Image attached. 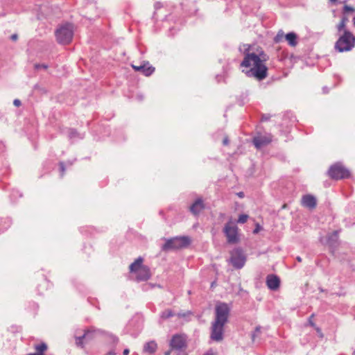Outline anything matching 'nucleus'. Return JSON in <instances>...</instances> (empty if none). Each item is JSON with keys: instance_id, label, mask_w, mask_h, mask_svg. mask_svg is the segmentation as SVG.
Here are the masks:
<instances>
[{"instance_id": "f257e3e1", "label": "nucleus", "mask_w": 355, "mask_h": 355, "mask_svg": "<svg viewBox=\"0 0 355 355\" xmlns=\"http://www.w3.org/2000/svg\"><path fill=\"white\" fill-rule=\"evenodd\" d=\"M243 59L240 64L242 72L262 80L268 76V67L266 62L269 56L262 47L256 44H244Z\"/></svg>"}, {"instance_id": "f03ea898", "label": "nucleus", "mask_w": 355, "mask_h": 355, "mask_svg": "<svg viewBox=\"0 0 355 355\" xmlns=\"http://www.w3.org/2000/svg\"><path fill=\"white\" fill-rule=\"evenodd\" d=\"M143 262L144 259L139 257L129 266L130 272L135 275V279L138 282L147 281L151 276L150 268L144 265Z\"/></svg>"}, {"instance_id": "7ed1b4c3", "label": "nucleus", "mask_w": 355, "mask_h": 355, "mask_svg": "<svg viewBox=\"0 0 355 355\" xmlns=\"http://www.w3.org/2000/svg\"><path fill=\"white\" fill-rule=\"evenodd\" d=\"M355 46V37L349 31H345L335 44V49L338 52L349 51Z\"/></svg>"}, {"instance_id": "20e7f679", "label": "nucleus", "mask_w": 355, "mask_h": 355, "mask_svg": "<svg viewBox=\"0 0 355 355\" xmlns=\"http://www.w3.org/2000/svg\"><path fill=\"white\" fill-rule=\"evenodd\" d=\"M73 35V28L70 24L60 26L55 31L56 40L58 43L67 44L71 42Z\"/></svg>"}, {"instance_id": "39448f33", "label": "nucleus", "mask_w": 355, "mask_h": 355, "mask_svg": "<svg viewBox=\"0 0 355 355\" xmlns=\"http://www.w3.org/2000/svg\"><path fill=\"white\" fill-rule=\"evenodd\" d=\"M191 240L188 236L175 237L168 239L163 245L162 250L168 251L171 250H178L186 248L189 245Z\"/></svg>"}, {"instance_id": "423d86ee", "label": "nucleus", "mask_w": 355, "mask_h": 355, "mask_svg": "<svg viewBox=\"0 0 355 355\" xmlns=\"http://www.w3.org/2000/svg\"><path fill=\"white\" fill-rule=\"evenodd\" d=\"M328 175L333 180H338L349 178L350 172L340 163H336L329 167Z\"/></svg>"}, {"instance_id": "0eeeda50", "label": "nucleus", "mask_w": 355, "mask_h": 355, "mask_svg": "<svg viewBox=\"0 0 355 355\" xmlns=\"http://www.w3.org/2000/svg\"><path fill=\"white\" fill-rule=\"evenodd\" d=\"M215 322L226 324L230 314V308L224 302H218L215 307Z\"/></svg>"}, {"instance_id": "6e6552de", "label": "nucleus", "mask_w": 355, "mask_h": 355, "mask_svg": "<svg viewBox=\"0 0 355 355\" xmlns=\"http://www.w3.org/2000/svg\"><path fill=\"white\" fill-rule=\"evenodd\" d=\"M223 232L229 243H236L239 242L238 227L233 222L229 221L227 223L224 227Z\"/></svg>"}, {"instance_id": "1a4fd4ad", "label": "nucleus", "mask_w": 355, "mask_h": 355, "mask_svg": "<svg viewBox=\"0 0 355 355\" xmlns=\"http://www.w3.org/2000/svg\"><path fill=\"white\" fill-rule=\"evenodd\" d=\"M230 261L234 268H243L246 261V257L243 250L240 248L234 249L231 252Z\"/></svg>"}, {"instance_id": "9d476101", "label": "nucleus", "mask_w": 355, "mask_h": 355, "mask_svg": "<svg viewBox=\"0 0 355 355\" xmlns=\"http://www.w3.org/2000/svg\"><path fill=\"white\" fill-rule=\"evenodd\" d=\"M225 323L214 321L211 325V331L210 338L216 342L221 341L223 339Z\"/></svg>"}, {"instance_id": "9b49d317", "label": "nucleus", "mask_w": 355, "mask_h": 355, "mask_svg": "<svg viewBox=\"0 0 355 355\" xmlns=\"http://www.w3.org/2000/svg\"><path fill=\"white\" fill-rule=\"evenodd\" d=\"M135 71H139L146 76L153 74L155 70V67L150 64L148 61H144L139 66L131 64Z\"/></svg>"}, {"instance_id": "f8f14e48", "label": "nucleus", "mask_w": 355, "mask_h": 355, "mask_svg": "<svg viewBox=\"0 0 355 355\" xmlns=\"http://www.w3.org/2000/svg\"><path fill=\"white\" fill-rule=\"evenodd\" d=\"M266 285L270 290L276 291L279 288L280 279L275 275H269L266 277Z\"/></svg>"}, {"instance_id": "ddd939ff", "label": "nucleus", "mask_w": 355, "mask_h": 355, "mask_svg": "<svg viewBox=\"0 0 355 355\" xmlns=\"http://www.w3.org/2000/svg\"><path fill=\"white\" fill-rule=\"evenodd\" d=\"M205 206L202 198H198L195 202L190 206V211L195 216L198 215L202 210H204Z\"/></svg>"}, {"instance_id": "4468645a", "label": "nucleus", "mask_w": 355, "mask_h": 355, "mask_svg": "<svg viewBox=\"0 0 355 355\" xmlns=\"http://www.w3.org/2000/svg\"><path fill=\"white\" fill-rule=\"evenodd\" d=\"M272 141L270 136H257L253 139V144L257 148H260L270 143Z\"/></svg>"}, {"instance_id": "2eb2a0df", "label": "nucleus", "mask_w": 355, "mask_h": 355, "mask_svg": "<svg viewBox=\"0 0 355 355\" xmlns=\"http://www.w3.org/2000/svg\"><path fill=\"white\" fill-rule=\"evenodd\" d=\"M170 345L173 349H181L185 345V338L180 335L173 336Z\"/></svg>"}, {"instance_id": "dca6fc26", "label": "nucleus", "mask_w": 355, "mask_h": 355, "mask_svg": "<svg viewBox=\"0 0 355 355\" xmlns=\"http://www.w3.org/2000/svg\"><path fill=\"white\" fill-rule=\"evenodd\" d=\"M302 205L309 209H314L316 207V199L311 195H305L302 198Z\"/></svg>"}, {"instance_id": "f3484780", "label": "nucleus", "mask_w": 355, "mask_h": 355, "mask_svg": "<svg viewBox=\"0 0 355 355\" xmlns=\"http://www.w3.org/2000/svg\"><path fill=\"white\" fill-rule=\"evenodd\" d=\"M340 3L343 4V8L342 10V17L349 18V15L355 12V7L353 6L348 5L347 3L346 0L341 1Z\"/></svg>"}, {"instance_id": "a211bd4d", "label": "nucleus", "mask_w": 355, "mask_h": 355, "mask_svg": "<svg viewBox=\"0 0 355 355\" xmlns=\"http://www.w3.org/2000/svg\"><path fill=\"white\" fill-rule=\"evenodd\" d=\"M285 40L287 41L288 44L292 47H295L297 44V35L296 33L293 32L286 34Z\"/></svg>"}, {"instance_id": "6ab92c4d", "label": "nucleus", "mask_w": 355, "mask_h": 355, "mask_svg": "<svg viewBox=\"0 0 355 355\" xmlns=\"http://www.w3.org/2000/svg\"><path fill=\"white\" fill-rule=\"evenodd\" d=\"M157 348V343L155 341L147 343L144 347V351L149 354H153L156 352Z\"/></svg>"}, {"instance_id": "aec40b11", "label": "nucleus", "mask_w": 355, "mask_h": 355, "mask_svg": "<svg viewBox=\"0 0 355 355\" xmlns=\"http://www.w3.org/2000/svg\"><path fill=\"white\" fill-rule=\"evenodd\" d=\"M338 241V231H334L331 234L328 236L327 243L329 245L332 246L337 243Z\"/></svg>"}, {"instance_id": "412c9836", "label": "nucleus", "mask_w": 355, "mask_h": 355, "mask_svg": "<svg viewBox=\"0 0 355 355\" xmlns=\"http://www.w3.org/2000/svg\"><path fill=\"white\" fill-rule=\"evenodd\" d=\"M348 21H349L348 17H342L340 19V21L336 26V28H337L338 31L341 32L343 31V32H344L345 31H346L345 27H346V25Z\"/></svg>"}, {"instance_id": "4be33fe9", "label": "nucleus", "mask_w": 355, "mask_h": 355, "mask_svg": "<svg viewBox=\"0 0 355 355\" xmlns=\"http://www.w3.org/2000/svg\"><path fill=\"white\" fill-rule=\"evenodd\" d=\"M35 349L36 352L33 353L32 354L44 355V352L47 349V345L44 343H42L39 345H35Z\"/></svg>"}, {"instance_id": "5701e85b", "label": "nucleus", "mask_w": 355, "mask_h": 355, "mask_svg": "<svg viewBox=\"0 0 355 355\" xmlns=\"http://www.w3.org/2000/svg\"><path fill=\"white\" fill-rule=\"evenodd\" d=\"M87 338V333H85L82 336L76 338V344L77 346L83 347V340Z\"/></svg>"}, {"instance_id": "b1692460", "label": "nucleus", "mask_w": 355, "mask_h": 355, "mask_svg": "<svg viewBox=\"0 0 355 355\" xmlns=\"http://www.w3.org/2000/svg\"><path fill=\"white\" fill-rule=\"evenodd\" d=\"M285 38V35L282 31H279L277 35L274 38V42L275 43H279L281 42L283 39Z\"/></svg>"}, {"instance_id": "393cba45", "label": "nucleus", "mask_w": 355, "mask_h": 355, "mask_svg": "<svg viewBox=\"0 0 355 355\" xmlns=\"http://www.w3.org/2000/svg\"><path fill=\"white\" fill-rule=\"evenodd\" d=\"M248 216L247 214H241L239 216L237 222L239 223H245L248 220Z\"/></svg>"}, {"instance_id": "a878e982", "label": "nucleus", "mask_w": 355, "mask_h": 355, "mask_svg": "<svg viewBox=\"0 0 355 355\" xmlns=\"http://www.w3.org/2000/svg\"><path fill=\"white\" fill-rule=\"evenodd\" d=\"M172 315H173V314L171 310H166L162 313V318H168Z\"/></svg>"}, {"instance_id": "bb28decb", "label": "nucleus", "mask_w": 355, "mask_h": 355, "mask_svg": "<svg viewBox=\"0 0 355 355\" xmlns=\"http://www.w3.org/2000/svg\"><path fill=\"white\" fill-rule=\"evenodd\" d=\"M203 355H218V353L216 351L210 349L207 352H206Z\"/></svg>"}, {"instance_id": "cd10ccee", "label": "nucleus", "mask_w": 355, "mask_h": 355, "mask_svg": "<svg viewBox=\"0 0 355 355\" xmlns=\"http://www.w3.org/2000/svg\"><path fill=\"white\" fill-rule=\"evenodd\" d=\"M35 68L36 69H40V68L47 69V65H46V64H35Z\"/></svg>"}, {"instance_id": "c85d7f7f", "label": "nucleus", "mask_w": 355, "mask_h": 355, "mask_svg": "<svg viewBox=\"0 0 355 355\" xmlns=\"http://www.w3.org/2000/svg\"><path fill=\"white\" fill-rule=\"evenodd\" d=\"M13 104L16 107H19L21 105V101L19 99H15L13 101Z\"/></svg>"}, {"instance_id": "c756f323", "label": "nucleus", "mask_w": 355, "mask_h": 355, "mask_svg": "<svg viewBox=\"0 0 355 355\" xmlns=\"http://www.w3.org/2000/svg\"><path fill=\"white\" fill-rule=\"evenodd\" d=\"M313 318V315H311L309 318V324H311V326H312L315 328L316 326H315V324L312 320Z\"/></svg>"}, {"instance_id": "7c9ffc66", "label": "nucleus", "mask_w": 355, "mask_h": 355, "mask_svg": "<svg viewBox=\"0 0 355 355\" xmlns=\"http://www.w3.org/2000/svg\"><path fill=\"white\" fill-rule=\"evenodd\" d=\"M315 329L317 331V332L318 333L320 337L322 338L323 337V334H322V333L321 331V329L319 327H315Z\"/></svg>"}, {"instance_id": "2f4dec72", "label": "nucleus", "mask_w": 355, "mask_h": 355, "mask_svg": "<svg viewBox=\"0 0 355 355\" xmlns=\"http://www.w3.org/2000/svg\"><path fill=\"white\" fill-rule=\"evenodd\" d=\"M237 196H238L239 198H243V197H244V193H243V192H242V191L239 192V193H237Z\"/></svg>"}, {"instance_id": "473e14b6", "label": "nucleus", "mask_w": 355, "mask_h": 355, "mask_svg": "<svg viewBox=\"0 0 355 355\" xmlns=\"http://www.w3.org/2000/svg\"><path fill=\"white\" fill-rule=\"evenodd\" d=\"M129 353H130V350L128 349H125L123 352V355H128Z\"/></svg>"}, {"instance_id": "72a5a7b5", "label": "nucleus", "mask_w": 355, "mask_h": 355, "mask_svg": "<svg viewBox=\"0 0 355 355\" xmlns=\"http://www.w3.org/2000/svg\"><path fill=\"white\" fill-rule=\"evenodd\" d=\"M11 39L14 41L17 40V35H12L11 36Z\"/></svg>"}, {"instance_id": "f704fd0d", "label": "nucleus", "mask_w": 355, "mask_h": 355, "mask_svg": "<svg viewBox=\"0 0 355 355\" xmlns=\"http://www.w3.org/2000/svg\"><path fill=\"white\" fill-rule=\"evenodd\" d=\"M223 144H224L225 145H227V144H228V139H227V138H225V139H223Z\"/></svg>"}, {"instance_id": "c9c22d12", "label": "nucleus", "mask_w": 355, "mask_h": 355, "mask_svg": "<svg viewBox=\"0 0 355 355\" xmlns=\"http://www.w3.org/2000/svg\"><path fill=\"white\" fill-rule=\"evenodd\" d=\"M108 355H115V353L114 352H110L107 353Z\"/></svg>"}, {"instance_id": "e433bc0d", "label": "nucleus", "mask_w": 355, "mask_h": 355, "mask_svg": "<svg viewBox=\"0 0 355 355\" xmlns=\"http://www.w3.org/2000/svg\"><path fill=\"white\" fill-rule=\"evenodd\" d=\"M297 260L299 261V262H301L302 261V258L300 257H297Z\"/></svg>"}, {"instance_id": "4c0bfd02", "label": "nucleus", "mask_w": 355, "mask_h": 355, "mask_svg": "<svg viewBox=\"0 0 355 355\" xmlns=\"http://www.w3.org/2000/svg\"><path fill=\"white\" fill-rule=\"evenodd\" d=\"M331 3H336L338 0H329Z\"/></svg>"}, {"instance_id": "58836bf2", "label": "nucleus", "mask_w": 355, "mask_h": 355, "mask_svg": "<svg viewBox=\"0 0 355 355\" xmlns=\"http://www.w3.org/2000/svg\"><path fill=\"white\" fill-rule=\"evenodd\" d=\"M352 21H353V24H354V26H355V17L353 18Z\"/></svg>"}, {"instance_id": "ea45409f", "label": "nucleus", "mask_w": 355, "mask_h": 355, "mask_svg": "<svg viewBox=\"0 0 355 355\" xmlns=\"http://www.w3.org/2000/svg\"><path fill=\"white\" fill-rule=\"evenodd\" d=\"M257 232H258V229L257 228V229H255V230H254V233H257Z\"/></svg>"}, {"instance_id": "a19ab883", "label": "nucleus", "mask_w": 355, "mask_h": 355, "mask_svg": "<svg viewBox=\"0 0 355 355\" xmlns=\"http://www.w3.org/2000/svg\"><path fill=\"white\" fill-rule=\"evenodd\" d=\"M165 355H170V352H169V351H168V352H166L165 353Z\"/></svg>"}, {"instance_id": "79ce46f5", "label": "nucleus", "mask_w": 355, "mask_h": 355, "mask_svg": "<svg viewBox=\"0 0 355 355\" xmlns=\"http://www.w3.org/2000/svg\"><path fill=\"white\" fill-rule=\"evenodd\" d=\"M61 167H62V171H64V167H63L62 164H61Z\"/></svg>"}, {"instance_id": "37998d69", "label": "nucleus", "mask_w": 355, "mask_h": 355, "mask_svg": "<svg viewBox=\"0 0 355 355\" xmlns=\"http://www.w3.org/2000/svg\"><path fill=\"white\" fill-rule=\"evenodd\" d=\"M354 355H355V349H354Z\"/></svg>"}]
</instances>
